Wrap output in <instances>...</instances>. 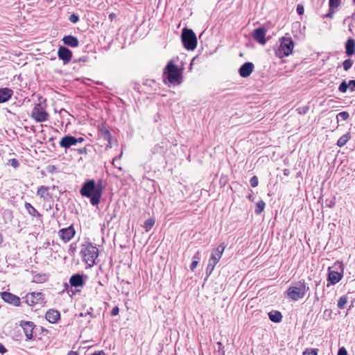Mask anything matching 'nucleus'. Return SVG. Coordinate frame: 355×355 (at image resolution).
I'll return each instance as SVG.
<instances>
[{
    "label": "nucleus",
    "mask_w": 355,
    "mask_h": 355,
    "mask_svg": "<svg viewBox=\"0 0 355 355\" xmlns=\"http://www.w3.org/2000/svg\"><path fill=\"white\" fill-rule=\"evenodd\" d=\"M85 141V139L84 137H74V141H75V144L76 145L78 143H82Z\"/></svg>",
    "instance_id": "nucleus-57"
},
{
    "label": "nucleus",
    "mask_w": 355,
    "mask_h": 355,
    "mask_svg": "<svg viewBox=\"0 0 355 355\" xmlns=\"http://www.w3.org/2000/svg\"><path fill=\"white\" fill-rule=\"evenodd\" d=\"M48 190V187L46 186H41L38 188L37 193L38 196H40L41 198H44L45 193H46Z\"/></svg>",
    "instance_id": "nucleus-41"
},
{
    "label": "nucleus",
    "mask_w": 355,
    "mask_h": 355,
    "mask_svg": "<svg viewBox=\"0 0 355 355\" xmlns=\"http://www.w3.org/2000/svg\"><path fill=\"white\" fill-rule=\"evenodd\" d=\"M59 144L60 147L64 148L65 150L73 146H76L74 136H72L70 134L65 135L60 139Z\"/></svg>",
    "instance_id": "nucleus-21"
},
{
    "label": "nucleus",
    "mask_w": 355,
    "mask_h": 355,
    "mask_svg": "<svg viewBox=\"0 0 355 355\" xmlns=\"http://www.w3.org/2000/svg\"><path fill=\"white\" fill-rule=\"evenodd\" d=\"M13 95V90L10 87H0V104L8 102Z\"/></svg>",
    "instance_id": "nucleus-23"
},
{
    "label": "nucleus",
    "mask_w": 355,
    "mask_h": 355,
    "mask_svg": "<svg viewBox=\"0 0 355 355\" xmlns=\"http://www.w3.org/2000/svg\"><path fill=\"white\" fill-rule=\"evenodd\" d=\"M121 156H122V153H121L119 155L116 156V157L113 159V160H112V164L114 165V166L115 168H118L119 170H120V171H122V168H121V166H117L115 164V162H117V161H119V160L121 159Z\"/></svg>",
    "instance_id": "nucleus-51"
},
{
    "label": "nucleus",
    "mask_w": 355,
    "mask_h": 355,
    "mask_svg": "<svg viewBox=\"0 0 355 355\" xmlns=\"http://www.w3.org/2000/svg\"><path fill=\"white\" fill-rule=\"evenodd\" d=\"M74 150H76L78 152V153L80 154V155L87 154V151H88L87 147H84V148H78V149H74Z\"/></svg>",
    "instance_id": "nucleus-54"
},
{
    "label": "nucleus",
    "mask_w": 355,
    "mask_h": 355,
    "mask_svg": "<svg viewBox=\"0 0 355 355\" xmlns=\"http://www.w3.org/2000/svg\"><path fill=\"white\" fill-rule=\"evenodd\" d=\"M353 64L354 61L350 58H347L341 64H339L338 67H343V69L347 71L352 68Z\"/></svg>",
    "instance_id": "nucleus-32"
},
{
    "label": "nucleus",
    "mask_w": 355,
    "mask_h": 355,
    "mask_svg": "<svg viewBox=\"0 0 355 355\" xmlns=\"http://www.w3.org/2000/svg\"><path fill=\"white\" fill-rule=\"evenodd\" d=\"M90 355H107L103 350L95 351Z\"/></svg>",
    "instance_id": "nucleus-58"
},
{
    "label": "nucleus",
    "mask_w": 355,
    "mask_h": 355,
    "mask_svg": "<svg viewBox=\"0 0 355 355\" xmlns=\"http://www.w3.org/2000/svg\"><path fill=\"white\" fill-rule=\"evenodd\" d=\"M105 189V185L102 178H87L81 185L80 194L82 197L88 198L92 206L98 207L101 202Z\"/></svg>",
    "instance_id": "nucleus-1"
},
{
    "label": "nucleus",
    "mask_w": 355,
    "mask_h": 355,
    "mask_svg": "<svg viewBox=\"0 0 355 355\" xmlns=\"http://www.w3.org/2000/svg\"><path fill=\"white\" fill-rule=\"evenodd\" d=\"M318 349L317 348H306L303 352V355H318Z\"/></svg>",
    "instance_id": "nucleus-38"
},
{
    "label": "nucleus",
    "mask_w": 355,
    "mask_h": 355,
    "mask_svg": "<svg viewBox=\"0 0 355 355\" xmlns=\"http://www.w3.org/2000/svg\"><path fill=\"white\" fill-rule=\"evenodd\" d=\"M62 41L64 44L63 46H69L71 48H76L79 46V40L77 37L72 35H64Z\"/></svg>",
    "instance_id": "nucleus-20"
},
{
    "label": "nucleus",
    "mask_w": 355,
    "mask_h": 355,
    "mask_svg": "<svg viewBox=\"0 0 355 355\" xmlns=\"http://www.w3.org/2000/svg\"><path fill=\"white\" fill-rule=\"evenodd\" d=\"M296 12L299 15H302L304 12V6L301 3L297 5Z\"/></svg>",
    "instance_id": "nucleus-47"
},
{
    "label": "nucleus",
    "mask_w": 355,
    "mask_h": 355,
    "mask_svg": "<svg viewBox=\"0 0 355 355\" xmlns=\"http://www.w3.org/2000/svg\"><path fill=\"white\" fill-rule=\"evenodd\" d=\"M116 17V15L114 12L110 13L108 15V18L110 21H112Z\"/></svg>",
    "instance_id": "nucleus-61"
},
{
    "label": "nucleus",
    "mask_w": 355,
    "mask_h": 355,
    "mask_svg": "<svg viewBox=\"0 0 355 355\" xmlns=\"http://www.w3.org/2000/svg\"><path fill=\"white\" fill-rule=\"evenodd\" d=\"M155 223V219L154 218H149L146 220H145L143 227L145 229L146 232L150 231L152 227L154 226Z\"/></svg>",
    "instance_id": "nucleus-31"
},
{
    "label": "nucleus",
    "mask_w": 355,
    "mask_h": 355,
    "mask_svg": "<svg viewBox=\"0 0 355 355\" xmlns=\"http://www.w3.org/2000/svg\"><path fill=\"white\" fill-rule=\"evenodd\" d=\"M267 28L264 26H259L252 33L253 40L261 45H265L268 39L266 38Z\"/></svg>",
    "instance_id": "nucleus-8"
},
{
    "label": "nucleus",
    "mask_w": 355,
    "mask_h": 355,
    "mask_svg": "<svg viewBox=\"0 0 355 355\" xmlns=\"http://www.w3.org/2000/svg\"><path fill=\"white\" fill-rule=\"evenodd\" d=\"M19 326L23 329L26 336V340H34L33 330L36 327V325L33 322L21 320L19 322Z\"/></svg>",
    "instance_id": "nucleus-12"
},
{
    "label": "nucleus",
    "mask_w": 355,
    "mask_h": 355,
    "mask_svg": "<svg viewBox=\"0 0 355 355\" xmlns=\"http://www.w3.org/2000/svg\"><path fill=\"white\" fill-rule=\"evenodd\" d=\"M184 67L178 66L170 60L163 69L162 78L165 85L178 86L183 82Z\"/></svg>",
    "instance_id": "nucleus-2"
},
{
    "label": "nucleus",
    "mask_w": 355,
    "mask_h": 355,
    "mask_svg": "<svg viewBox=\"0 0 355 355\" xmlns=\"http://www.w3.org/2000/svg\"><path fill=\"white\" fill-rule=\"evenodd\" d=\"M225 248L226 245L225 244V243H221L216 248L213 250L211 254H214V256L220 259Z\"/></svg>",
    "instance_id": "nucleus-27"
},
{
    "label": "nucleus",
    "mask_w": 355,
    "mask_h": 355,
    "mask_svg": "<svg viewBox=\"0 0 355 355\" xmlns=\"http://www.w3.org/2000/svg\"><path fill=\"white\" fill-rule=\"evenodd\" d=\"M48 280V275L45 273H37L33 276V282L43 283Z\"/></svg>",
    "instance_id": "nucleus-29"
},
{
    "label": "nucleus",
    "mask_w": 355,
    "mask_h": 355,
    "mask_svg": "<svg viewBox=\"0 0 355 355\" xmlns=\"http://www.w3.org/2000/svg\"><path fill=\"white\" fill-rule=\"evenodd\" d=\"M59 236L64 242L69 241L76 234V230L73 225L67 227L62 228L58 232Z\"/></svg>",
    "instance_id": "nucleus-15"
},
{
    "label": "nucleus",
    "mask_w": 355,
    "mask_h": 355,
    "mask_svg": "<svg viewBox=\"0 0 355 355\" xmlns=\"http://www.w3.org/2000/svg\"><path fill=\"white\" fill-rule=\"evenodd\" d=\"M9 164L15 168L19 167V162L16 158H12L9 160Z\"/></svg>",
    "instance_id": "nucleus-49"
},
{
    "label": "nucleus",
    "mask_w": 355,
    "mask_h": 355,
    "mask_svg": "<svg viewBox=\"0 0 355 355\" xmlns=\"http://www.w3.org/2000/svg\"><path fill=\"white\" fill-rule=\"evenodd\" d=\"M25 302L28 306H34L37 304L44 306L46 304L44 294L42 292H32L27 294Z\"/></svg>",
    "instance_id": "nucleus-9"
},
{
    "label": "nucleus",
    "mask_w": 355,
    "mask_h": 355,
    "mask_svg": "<svg viewBox=\"0 0 355 355\" xmlns=\"http://www.w3.org/2000/svg\"><path fill=\"white\" fill-rule=\"evenodd\" d=\"M198 265V263L196 262V261L192 260V261H191V263L190 264V269H191V270L193 271L196 268Z\"/></svg>",
    "instance_id": "nucleus-55"
},
{
    "label": "nucleus",
    "mask_w": 355,
    "mask_h": 355,
    "mask_svg": "<svg viewBox=\"0 0 355 355\" xmlns=\"http://www.w3.org/2000/svg\"><path fill=\"white\" fill-rule=\"evenodd\" d=\"M59 60H62L63 64H67L73 58V52L65 46H60L57 52Z\"/></svg>",
    "instance_id": "nucleus-13"
},
{
    "label": "nucleus",
    "mask_w": 355,
    "mask_h": 355,
    "mask_svg": "<svg viewBox=\"0 0 355 355\" xmlns=\"http://www.w3.org/2000/svg\"><path fill=\"white\" fill-rule=\"evenodd\" d=\"M337 355H348L347 349L344 347H340L338 351Z\"/></svg>",
    "instance_id": "nucleus-53"
},
{
    "label": "nucleus",
    "mask_w": 355,
    "mask_h": 355,
    "mask_svg": "<svg viewBox=\"0 0 355 355\" xmlns=\"http://www.w3.org/2000/svg\"><path fill=\"white\" fill-rule=\"evenodd\" d=\"M69 20L73 24H77L80 20L79 15L76 13H72L69 16Z\"/></svg>",
    "instance_id": "nucleus-43"
},
{
    "label": "nucleus",
    "mask_w": 355,
    "mask_h": 355,
    "mask_svg": "<svg viewBox=\"0 0 355 355\" xmlns=\"http://www.w3.org/2000/svg\"><path fill=\"white\" fill-rule=\"evenodd\" d=\"M250 186L253 188L256 187L259 184V179L257 176L254 175L250 179Z\"/></svg>",
    "instance_id": "nucleus-44"
},
{
    "label": "nucleus",
    "mask_w": 355,
    "mask_h": 355,
    "mask_svg": "<svg viewBox=\"0 0 355 355\" xmlns=\"http://www.w3.org/2000/svg\"><path fill=\"white\" fill-rule=\"evenodd\" d=\"M119 306H114L112 308V311H111V313H110L111 315L112 316H116V315H119Z\"/></svg>",
    "instance_id": "nucleus-52"
},
{
    "label": "nucleus",
    "mask_w": 355,
    "mask_h": 355,
    "mask_svg": "<svg viewBox=\"0 0 355 355\" xmlns=\"http://www.w3.org/2000/svg\"><path fill=\"white\" fill-rule=\"evenodd\" d=\"M309 110V106L305 105V106H302V107H300L297 108L296 110L299 114L304 115L308 112Z\"/></svg>",
    "instance_id": "nucleus-42"
},
{
    "label": "nucleus",
    "mask_w": 355,
    "mask_h": 355,
    "mask_svg": "<svg viewBox=\"0 0 355 355\" xmlns=\"http://www.w3.org/2000/svg\"><path fill=\"white\" fill-rule=\"evenodd\" d=\"M332 267L335 268L337 270V271L344 272L345 265L343 262L341 261H336Z\"/></svg>",
    "instance_id": "nucleus-36"
},
{
    "label": "nucleus",
    "mask_w": 355,
    "mask_h": 355,
    "mask_svg": "<svg viewBox=\"0 0 355 355\" xmlns=\"http://www.w3.org/2000/svg\"><path fill=\"white\" fill-rule=\"evenodd\" d=\"M215 266H216L215 264L211 263L209 262L208 263L207 268H206V270H205L206 277L205 278L204 282L207 280L208 277L212 273Z\"/></svg>",
    "instance_id": "nucleus-35"
},
{
    "label": "nucleus",
    "mask_w": 355,
    "mask_h": 355,
    "mask_svg": "<svg viewBox=\"0 0 355 355\" xmlns=\"http://www.w3.org/2000/svg\"><path fill=\"white\" fill-rule=\"evenodd\" d=\"M345 54L347 57H352L355 54V40L349 37L345 42Z\"/></svg>",
    "instance_id": "nucleus-22"
},
{
    "label": "nucleus",
    "mask_w": 355,
    "mask_h": 355,
    "mask_svg": "<svg viewBox=\"0 0 355 355\" xmlns=\"http://www.w3.org/2000/svg\"><path fill=\"white\" fill-rule=\"evenodd\" d=\"M343 119V121H346L349 118V114L348 112L347 111H342L340 112H339L337 115H336V119H337V121H339V119Z\"/></svg>",
    "instance_id": "nucleus-37"
},
{
    "label": "nucleus",
    "mask_w": 355,
    "mask_h": 355,
    "mask_svg": "<svg viewBox=\"0 0 355 355\" xmlns=\"http://www.w3.org/2000/svg\"><path fill=\"white\" fill-rule=\"evenodd\" d=\"M279 43L278 47L275 49V55L279 58L288 57L293 53L295 42L291 37L282 36L279 39Z\"/></svg>",
    "instance_id": "nucleus-4"
},
{
    "label": "nucleus",
    "mask_w": 355,
    "mask_h": 355,
    "mask_svg": "<svg viewBox=\"0 0 355 355\" xmlns=\"http://www.w3.org/2000/svg\"><path fill=\"white\" fill-rule=\"evenodd\" d=\"M270 321L275 323H279L282 321L283 315L279 311L272 310L268 313Z\"/></svg>",
    "instance_id": "nucleus-25"
},
{
    "label": "nucleus",
    "mask_w": 355,
    "mask_h": 355,
    "mask_svg": "<svg viewBox=\"0 0 355 355\" xmlns=\"http://www.w3.org/2000/svg\"><path fill=\"white\" fill-rule=\"evenodd\" d=\"M45 318L50 323H58L60 320V313L56 309H51L46 311Z\"/></svg>",
    "instance_id": "nucleus-19"
},
{
    "label": "nucleus",
    "mask_w": 355,
    "mask_h": 355,
    "mask_svg": "<svg viewBox=\"0 0 355 355\" xmlns=\"http://www.w3.org/2000/svg\"><path fill=\"white\" fill-rule=\"evenodd\" d=\"M338 91L341 93H346L349 89L350 92L355 91V80H349L348 82L346 80H343L338 88Z\"/></svg>",
    "instance_id": "nucleus-18"
},
{
    "label": "nucleus",
    "mask_w": 355,
    "mask_h": 355,
    "mask_svg": "<svg viewBox=\"0 0 355 355\" xmlns=\"http://www.w3.org/2000/svg\"><path fill=\"white\" fill-rule=\"evenodd\" d=\"M83 247L80 251L83 261L87 263L89 267H92L96 264L95 261L98 257L99 251L96 245L89 241L83 244Z\"/></svg>",
    "instance_id": "nucleus-3"
},
{
    "label": "nucleus",
    "mask_w": 355,
    "mask_h": 355,
    "mask_svg": "<svg viewBox=\"0 0 355 355\" xmlns=\"http://www.w3.org/2000/svg\"><path fill=\"white\" fill-rule=\"evenodd\" d=\"M266 203L263 200H261L256 203L254 213L257 215L261 214L265 209Z\"/></svg>",
    "instance_id": "nucleus-30"
},
{
    "label": "nucleus",
    "mask_w": 355,
    "mask_h": 355,
    "mask_svg": "<svg viewBox=\"0 0 355 355\" xmlns=\"http://www.w3.org/2000/svg\"><path fill=\"white\" fill-rule=\"evenodd\" d=\"M1 299L6 303L15 306H19L21 304V300L17 295L8 292L3 291L0 293Z\"/></svg>",
    "instance_id": "nucleus-14"
},
{
    "label": "nucleus",
    "mask_w": 355,
    "mask_h": 355,
    "mask_svg": "<svg viewBox=\"0 0 355 355\" xmlns=\"http://www.w3.org/2000/svg\"><path fill=\"white\" fill-rule=\"evenodd\" d=\"M331 309H325L324 311V315H327L329 318H331Z\"/></svg>",
    "instance_id": "nucleus-60"
},
{
    "label": "nucleus",
    "mask_w": 355,
    "mask_h": 355,
    "mask_svg": "<svg viewBox=\"0 0 355 355\" xmlns=\"http://www.w3.org/2000/svg\"><path fill=\"white\" fill-rule=\"evenodd\" d=\"M76 251V243H72L70 244L68 253L70 256L73 257Z\"/></svg>",
    "instance_id": "nucleus-45"
},
{
    "label": "nucleus",
    "mask_w": 355,
    "mask_h": 355,
    "mask_svg": "<svg viewBox=\"0 0 355 355\" xmlns=\"http://www.w3.org/2000/svg\"><path fill=\"white\" fill-rule=\"evenodd\" d=\"M340 4H341V0H329L328 12L326 14L322 15L321 17L322 19H324V18L333 19L335 12H336L338 8L340 6Z\"/></svg>",
    "instance_id": "nucleus-17"
},
{
    "label": "nucleus",
    "mask_w": 355,
    "mask_h": 355,
    "mask_svg": "<svg viewBox=\"0 0 355 355\" xmlns=\"http://www.w3.org/2000/svg\"><path fill=\"white\" fill-rule=\"evenodd\" d=\"M49 331L48 329H46V328L43 327H40V334H44V333H48Z\"/></svg>",
    "instance_id": "nucleus-63"
},
{
    "label": "nucleus",
    "mask_w": 355,
    "mask_h": 355,
    "mask_svg": "<svg viewBox=\"0 0 355 355\" xmlns=\"http://www.w3.org/2000/svg\"><path fill=\"white\" fill-rule=\"evenodd\" d=\"M92 311H93V308L90 307L89 309L87 312H85V313H80L79 314V316L80 317H85L86 315H89L91 318H94L96 316L94 314H93Z\"/></svg>",
    "instance_id": "nucleus-46"
},
{
    "label": "nucleus",
    "mask_w": 355,
    "mask_h": 355,
    "mask_svg": "<svg viewBox=\"0 0 355 355\" xmlns=\"http://www.w3.org/2000/svg\"><path fill=\"white\" fill-rule=\"evenodd\" d=\"M140 87H141V85H140V84H139V83H135V84H134L133 89H134L135 91H137V92H140V91H139Z\"/></svg>",
    "instance_id": "nucleus-59"
},
{
    "label": "nucleus",
    "mask_w": 355,
    "mask_h": 355,
    "mask_svg": "<svg viewBox=\"0 0 355 355\" xmlns=\"http://www.w3.org/2000/svg\"><path fill=\"white\" fill-rule=\"evenodd\" d=\"M309 287L306 286L304 281H299L294 286H291L286 291L287 296L293 301H297L302 299Z\"/></svg>",
    "instance_id": "nucleus-6"
},
{
    "label": "nucleus",
    "mask_w": 355,
    "mask_h": 355,
    "mask_svg": "<svg viewBox=\"0 0 355 355\" xmlns=\"http://www.w3.org/2000/svg\"><path fill=\"white\" fill-rule=\"evenodd\" d=\"M333 267H328L327 268V286L329 287L330 286L336 285L338 284L343 277L344 272L336 271L332 270Z\"/></svg>",
    "instance_id": "nucleus-11"
},
{
    "label": "nucleus",
    "mask_w": 355,
    "mask_h": 355,
    "mask_svg": "<svg viewBox=\"0 0 355 355\" xmlns=\"http://www.w3.org/2000/svg\"><path fill=\"white\" fill-rule=\"evenodd\" d=\"M67 355H79L78 352L71 350L68 352Z\"/></svg>",
    "instance_id": "nucleus-64"
},
{
    "label": "nucleus",
    "mask_w": 355,
    "mask_h": 355,
    "mask_svg": "<svg viewBox=\"0 0 355 355\" xmlns=\"http://www.w3.org/2000/svg\"><path fill=\"white\" fill-rule=\"evenodd\" d=\"M181 42L185 49L193 51L198 44V40L195 32L191 28H183L181 32Z\"/></svg>",
    "instance_id": "nucleus-7"
},
{
    "label": "nucleus",
    "mask_w": 355,
    "mask_h": 355,
    "mask_svg": "<svg viewBox=\"0 0 355 355\" xmlns=\"http://www.w3.org/2000/svg\"><path fill=\"white\" fill-rule=\"evenodd\" d=\"M39 102L36 103L31 112V116L38 123L45 122L49 120V114L45 110L46 99L42 96H38Z\"/></svg>",
    "instance_id": "nucleus-5"
},
{
    "label": "nucleus",
    "mask_w": 355,
    "mask_h": 355,
    "mask_svg": "<svg viewBox=\"0 0 355 355\" xmlns=\"http://www.w3.org/2000/svg\"><path fill=\"white\" fill-rule=\"evenodd\" d=\"M98 132L101 137L106 141H112V136L110 133L109 127L103 124L98 128Z\"/></svg>",
    "instance_id": "nucleus-24"
},
{
    "label": "nucleus",
    "mask_w": 355,
    "mask_h": 355,
    "mask_svg": "<svg viewBox=\"0 0 355 355\" xmlns=\"http://www.w3.org/2000/svg\"><path fill=\"white\" fill-rule=\"evenodd\" d=\"M88 279V275L84 273L76 272L73 274L69 279V284L71 287L79 288L83 287L87 280Z\"/></svg>",
    "instance_id": "nucleus-10"
},
{
    "label": "nucleus",
    "mask_w": 355,
    "mask_h": 355,
    "mask_svg": "<svg viewBox=\"0 0 355 355\" xmlns=\"http://www.w3.org/2000/svg\"><path fill=\"white\" fill-rule=\"evenodd\" d=\"M8 352V349L6 348V347L0 343V354H4Z\"/></svg>",
    "instance_id": "nucleus-56"
},
{
    "label": "nucleus",
    "mask_w": 355,
    "mask_h": 355,
    "mask_svg": "<svg viewBox=\"0 0 355 355\" xmlns=\"http://www.w3.org/2000/svg\"><path fill=\"white\" fill-rule=\"evenodd\" d=\"M254 69V64L252 62H245L238 69V73L241 78H248Z\"/></svg>",
    "instance_id": "nucleus-16"
},
{
    "label": "nucleus",
    "mask_w": 355,
    "mask_h": 355,
    "mask_svg": "<svg viewBox=\"0 0 355 355\" xmlns=\"http://www.w3.org/2000/svg\"><path fill=\"white\" fill-rule=\"evenodd\" d=\"M348 297L346 295L341 296L338 300L337 306L338 309H343L347 303Z\"/></svg>",
    "instance_id": "nucleus-33"
},
{
    "label": "nucleus",
    "mask_w": 355,
    "mask_h": 355,
    "mask_svg": "<svg viewBox=\"0 0 355 355\" xmlns=\"http://www.w3.org/2000/svg\"><path fill=\"white\" fill-rule=\"evenodd\" d=\"M325 205L328 208H334L336 205V196L334 195L330 198H326Z\"/></svg>",
    "instance_id": "nucleus-34"
},
{
    "label": "nucleus",
    "mask_w": 355,
    "mask_h": 355,
    "mask_svg": "<svg viewBox=\"0 0 355 355\" xmlns=\"http://www.w3.org/2000/svg\"><path fill=\"white\" fill-rule=\"evenodd\" d=\"M46 171L51 174L56 173L59 171L58 167L52 164L47 165L46 167Z\"/></svg>",
    "instance_id": "nucleus-39"
},
{
    "label": "nucleus",
    "mask_w": 355,
    "mask_h": 355,
    "mask_svg": "<svg viewBox=\"0 0 355 355\" xmlns=\"http://www.w3.org/2000/svg\"><path fill=\"white\" fill-rule=\"evenodd\" d=\"M24 207L27 212L31 216L35 218H42V215L30 202H26Z\"/></svg>",
    "instance_id": "nucleus-26"
},
{
    "label": "nucleus",
    "mask_w": 355,
    "mask_h": 355,
    "mask_svg": "<svg viewBox=\"0 0 355 355\" xmlns=\"http://www.w3.org/2000/svg\"><path fill=\"white\" fill-rule=\"evenodd\" d=\"M350 138H351V133H350V132H347V133L342 135L338 139V141L336 142V145L338 147H343L348 142V141L350 139Z\"/></svg>",
    "instance_id": "nucleus-28"
},
{
    "label": "nucleus",
    "mask_w": 355,
    "mask_h": 355,
    "mask_svg": "<svg viewBox=\"0 0 355 355\" xmlns=\"http://www.w3.org/2000/svg\"><path fill=\"white\" fill-rule=\"evenodd\" d=\"M247 198H248L249 200H250V201L253 202V201H254V196L253 193H250V194H248V195L247 196Z\"/></svg>",
    "instance_id": "nucleus-62"
},
{
    "label": "nucleus",
    "mask_w": 355,
    "mask_h": 355,
    "mask_svg": "<svg viewBox=\"0 0 355 355\" xmlns=\"http://www.w3.org/2000/svg\"><path fill=\"white\" fill-rule=\"evenodd\" d=\"M219 261H220V259L218 257H216L214 256V254H211V256L209 259V263L216 265Z\"/></svg>",
    "instance_id": "nucleus-50"
},
{
    "label": "nucleus",
    "mask_w": 355,
    "mask_h": 355,
    "mask_svg": "<svg viewBox=\"0 0 355 355\" xmlns=\"http://www.w3.org/2000/svg\"><path fill=\"white\" fill-rule=\"evenodd\" d=\"M89 61V58L88 55H83L78 58H75L73 60V63H78V62H88Z\"/></svg>",
    "instance_id": "nucleus-40"
},
{
    "label": "nucleus",
    "mask_w": 355,
    "mask_h": 355,
    "mask_svg": "<svg viewBox=\"0 0 355 355\" xmlns=\"http://www.w3.org/2000/svg\"><path fill=\"white\" fill-rule=\"evenodd\" d=\"M202 257V253L200 251L198 250L192 257V260L196 261V262L199 263L200 260Z\"/></svg>",
    "instance_id": "nucleus-48"
}]
</instances>
